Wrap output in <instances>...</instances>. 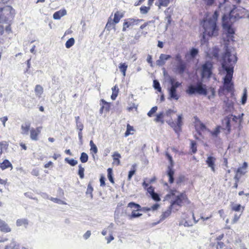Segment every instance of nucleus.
Segmentation results:
<instances>
[{
    "instance_id": "obj_1",
    "label": "nucleus",
    "mask_w": 249,
    "mask_h": 249,
    "mask_svg": "<svg viewBox=\"0 0 249 249\" xmlns=\"http://www.w3.org/2000/svg\"><path fill=\"white\" fill-rule=\"evenodd\" d=\"M231 49L228 45H225L220 62L221 69L226 73V75L223 77V84L227 92H231L233 89V84L231 82V79L233 74L234 65L238 60L236 53L233 54V60L231 58Z\"/></svg>"
},
{
    "instance_id": "obj_2",
    "label": "nucleus",
    "mask_w": 249,
    "mask_h": 249,
    "mask_svg": "<svg viewBox=\"0 0 249 249\" xmlns=\"http://www.w3.org/2000/svg\"><path fill=\"white\" fill-rule=\"evenodd\" d=\"M172 197L173 198L170 202V205L173 208L176 206L181 207L185 203L189 204L191 203L185 191L180 192L175 188L169 189L168 193L165 196V198L167 200Z\"/></svg>"
},
{
    "instance_id": "obj_3",
    "label": "nucleus",
    "mask_w": 249,
    "mask_h": 249,
    "mask_svg": "<svg viewBox=\"0 0 249 249\" xmlns=\"http://www.w3.org/2000/svg\"><path fill=\"white\" fill-rule=\"evenodd\" d=\"M186 92L189 96L196 94L206 96L209 90L207 86L204 84L192 82L187 86Z\"/></svg>"
},
{
    "instance_id": "obj_4",
    "label": "nucleus",
    "mask_w": 249,
    "mask_h": 249,
    "mask_svg": "<svg viewBox=\"0 0 249 249\" xmlns=\"http://www.w3.org/2000/svg\"><path fill=\"white\" fill-rule=\"evenodd\" d=\"M174 59L177 61V63L173 66V71L175 74L179 75L181 77H183L185 72L188 73L189 71L187 67V63L182 59L180 54H176Z\"/></svg>"
},
{
    "instance_id": "obj_5",
    "label": "nucleus",
    "mask_w": 249,
    "mask_h": 249,
    "mask_svg": "<svg viewBox=\"0 0 249 249\" xmlns=\"http://www.w3.org/2000/svg\"><path fill=\"white\" fill-rule=\"evenodd\" d=\"M14 14L15 10L11 6L0 8V23H8L13 19Z\"/></svg>"
},
{
    "instance_id": "obj_6",
    "label": "nucleus",
    "mask_w": 249,
    "mask_h": 249,
    "mask_svg": "<svg viewBox=\"0 0 249 249\" xmlns=\"http://www.w3.org/2000/svg\"><path fill=\"white\" fill-rule=\"evenodd\" d=\"M213 63L210 60H206L200 67V74L202 79H210L213 75Z\"/></svg>"
},
{
    "instance_id": "obj_7",
    "label": "nucleus",
    "mask_w": 249,
    "mask_h": 249,
    "mask_svg": "<svg viewBox=\"0 0 249 249\" xmlns=\"http://www.w3.org/2000/svg\"><path fill=\"white\" fill-rule=\"evenodd\" d=\"M221 26L223 34L226 36L228 41H234V35L235 31L233 27L232 23L221 19Z\"/></svg>"
},
{
    "instance_id": "obj_8",
    "label": "nucleus",
    "mask_w": 249,
    "mask_h": 249,
    "mask_svg": "<svg viewBox=\"0 0 249 249\" xmlns=\"http://www.w3.org/2000/svg\"><path fill=\"white\" fill-rule=\"evenodd\" d=\"M202 27L209 37L216 36L218 35L219 27L216 23L205 21L202 24Z\"/></svg>"
},
{
    "instance_id": "obj_9",
    "label": "nucleus",
    "mask_w": 249,
    "mask_h": 249,
    "mask_svg": "<svg viewBox=\"0 0 249 249\" xmlns=\"http://www.w3.org/2000/svg\"><path fill=\"white\" fill-rule=\"evenodd\" d=\"M165 156L168 160L169 165L167 166L166 175L168 177V182L170 184H173L175 181L174 175L175 173L174 169V161L172 156L168 153H166Z\"/></svg>"
},
{
    "instance_id": "obj_10",
    "label": "nucleus",
    "mask_w": 249,
    "mask_h": 249,
    "mask_svg": "<svg viewBox=\"0 0 249 249\" xmlns=\"http://www.w3.org/2000/svg\"><path fill=\"white\" fill-rule=\"evenodd\" d=\"M183 116L182 114L178 115V117L176 122L172 121L168 123L170 126L173 128L175 132L178 134V136H179L180 133L182 131V126L183 123Z\"/></svg>"
},
{
    "instance_id": "obj_11",
    "label": "nucleus",
    "mask_w": 249,
    "mask_h": 249,
    "mask_svg": "<svg viewBox=\"0 0 249 249\" xmlns=\"http://www.w3.org/2000/svg\"><path fill=\"white\" fill-rule=\"evenodd\" d=\"M178 88L173 87H169L167 89L168 92V99L170 100H178L180 96L177 93Z\"/></svg>"
},
{
    "instance_id": "obj_12",
    "label": "nucleus",
    "mask_w": 249,
    "mask_h": 249,
    "mask_svg": "<svg viewBox=\"0 0 249 249\" xmlns=\"http://www.w3.org/2000/svg\"><path fill=\"white\" fill-rule=\"evenodd\" d=\"M223 103L225 106L224 111L226 113L232 112L234 110V103L232 101H230L228 97H226Z\"/></svg>"
},
{
    "instance_id": "obj_13",
    "label": "nucleus",
    "mask_w": 249,
    "mask_h": 249,
    "mask_svg": "<svg viewBox=\"0 0 249 249\" xmlns=\"http://www.w3.org/2000/svg\"><path fill=\"white\" fill-rule=\"evenodd\" d=\"M172 58V56L170 54H160L159 59L156 61V64L159 66L164 65L165 62Z\"/></svg>"
},
{
    "instance_id": "obj_14",
    "label": "nucleus",
    "mask_w": 249,
    "mask_h": 249,
    "mask_svg": "<svg viewBox=\"0 0 249 249\" xmlns=\"http://www.w3.org/2000/svg\"><path fill=\"white\" fill-rule=\"evenodd\" d=\"M231 116H226L222 121V124L224 127V129L226 130L228 133L231 132Z\"/></svg>"
},
{
    "instance_id": "obj_15",
    "label": "nucleus",
    "mask_w": 249,
    "mask_h": 249,
    "mask_svg": "<svg viewBox=\"0 0 249 249\" xmlns=\"http://www.w3.org/2000/svg\"><path fill=\"white\" fill-rule=\"evenodd\" d=\"M243 18V17L240 16L239 14L237 13L235 15H232L231 16H222V19L225 20L228 22L233 23L236 20Z\"/></svg>"
},
{
    "instance_id": "obj_16",
    "label": "nucleus",
    "mask_w": 249,
    "mask_h": 249,
    "mask_svg": "<svg viewBox=\"0 0 249 249\" xmlns=\"http://www.w3.org/2000/svg\"><path fill=\"white\" fill-rule=\"evenodd\" d=\"M166 81L170 85V87L178 88L181 86V83L177 81L176 78L173 76H168V78Z\"/></svg>"
},
{
    "instance_id": "obj_17",
    "label": "nucleus",
    "mask_w": 249,
    "mask_h": 249,
    "mask_svg": "<svg viewBox=\"0 0 249 249\" xmlns=\"http://www.w3.org/2000/svg\"><path fill=\"white\" fill-rule=\"evenodd\" d=\"M143 21L142 19L128 18L124 21V26L126 25L127 27H129L130 26L137 25L139 22Z\"/></svg>"
},
{
    "instance_id": "obj_18",
    "label": "nucleus",
    "mask_w": 249,
    "mask_h": 249,
    "mask_svg": "<svg viewBox=\"0 0 249 249\" xmlns=\"http://www.w3.org/2000/svg\"><path fill=\"white\" fill-rule=\"evenodd\" d=\"M216 159L212 156H209L206 160V164L208 166L211 168V170L213 172H215V162Z\"/></svg>"
},
{
    "instance_id": "obj_19",
    "label": "nucleus",
    "mask_w": 249,
    "mask_h": 249,
    "mask_svg": "<svg viewBox=\"0 0 249 249\" xmlns=\"http://www.w3.org/2000/svg\"><path fill=\"white\" fill-rule=\"evenodd\" d=\"M0 230L1 231L7 233L11 231V228L3 220L0 219Z\"/></svg>"
},
{
    "instance_id": "obj_20",
    "label": "nucleus",
    "mask_w": 249,
    "mask_h": 249,
    "mask_svg": "<svg viewBox=\"0 0 249 249\" xmlns=\"http://www.w3.org/2000/svg\"><path fill=\"white\" fill-rule=\"evenodd\" d=\"M67 14V11L65 9H61L59 11H56L53 14V18L54 19L58 20L61 18V17L66 15Z\"/></svg>"
},
{
    "instance_id": "obj_21",
    "label": "nucleus",
    "mask_w": 249,
    "mask_h": 249,
    "mask_svg": "<svg viewBox=\"0 0 249 249\" xmlns=\"http://www.w3.org/2000/svg\"><path fill=\"white\" fill-rule=\"evenodd\" d=\"M219 16V12L218 10H215L212 15V16L208 18L205 21H208L209 22H213L217 24V20Z\"/></svg>"
},
{
    "instance_id": "obj_22",
    "label": "nucleus",
    "mask_w": 249,
    "mask_h": 249,
    "mask_svg": "<svg viewBox=\"0 0 249 249\" xmlns=\"http://www.w3.org/2000/svg\"><path fill=\"white\" fill-rule=\"evenodd\" d=\"M231 207L232 211L242 213L245 209V207H242L240 204H234L233 202H231Z\"/></svg>"
},
{
    "instance_id": "obj_23",
    "label": "nucleus",
    "mask_w": 249,
    "mask_h": 249,
    "mask_svg": "<svg viewBox=\"0 0 249 249\" xmlns=\"http://www.w3.org/2000/svg\"><path fill=\"white\" fill-rule=\"evenodd\" d=\"M40 133V130L38 128L36 130L34 128H32L30 130V138L33 141L38 140V135Z\"/></svg>"
},
{
    "instance_id": "obj_24",
    "label": "nucleus",
    "mask_w": 249,
    "mask_h": 249,
    "mask_svg": "<svg viewBox=\"0 0 249 249\" xmlns=\"http://www.w3.org/2000/svg\"><path fill=\"white\" fill-rule=\"evenodd\" d=\"M173 208L170 205H169L168 207V209L165 212H163L161 215L160 216V221H162L164 220L165 218L168 217L170 215V214L172 213V211L173 210Z\"/></svg>"
},
{
    "instance_id": "obj_25",
    "label": "nucleus",
    "mask_w": 249,
    "mask_h": 249,
    "mask_svg": "<svg viewBox=\"0 0 249 249\" xmlns=\"http://www.w3.org/2000/svg\"><path fill=\"white\" fill-rule=\"evenodd\" d=\"M8 168H13V165L8 160L5 159L2 162L0 163V168L2 170H5Z\"/></svg>"
},
{
    "instance_id": "obj_26",
    "label": "nucleus",
    "mask_w": 249,
    "mask_h": 249,
    "mask_svg": "<svg viewBox=\"0 0 249 249\" xmlns=\"http://www.w3.org/2000/svg\"><path fill=\"white\" fill-rule=\"evenodd\" d=\"M31 124L29 122H26L24 124H22L21 126L22 130L21 134L23 135H28L29 131L30 129Z\"/></svg>"
},
{
    "instance_id": "obj_27",
    "label": "nucleus",
    "mask_w": 249,
    "mask_h": 249,
    "mask_svg": "<svg viewBox=\"0 0 249 249\" xmlns=\"http://www.w3.org/2000/svg\"><path fill=\"white\" fill-rule=\"evenodd\" d=\"M199 50L197 48L193 47L192 48L188 53V55L190 59H194L198 55Z\"/></svg>"
},
{
    "instance_id": "obj_28",
    "label": "nucleus",
    "mask_w": 249,
    "mask_h": 249,
    "mask_svg": "<svg viewBox=\"0 0 249 249\" xmlns=\"http://www.w3.org/2000/svg\"><path fill=\"white\" fill-rule=\"evenodd\" d=\"M170 0H158L155 2V5L158 6L159 9L161 7H167L169 4Z\"/></svg>"
},
{
    "instance_id": "obj_29",
    "label": "nucleus",
    "mask_w": 249,
    "mask_h": 249,
    "mask_svg": "<svg viewBox=\"0 0 249 249\" xmlns=\"http://www.w3.org/2000/svg\"><path fill=\"white\" fill-rule=\"evenodd\" d=\"M164 112L161 111L156 114L154 121L157 123H161V124H164Z\"/></svg>"
},
{
    "instance_id": "obj_30",
    "label": "nucleus",
    "mask_w": 249,
    "mask_h": 249,
    "mask_svg": "<svg viewBox=\"0 0 249 249\" xmlns=\"http://www.w3.org/2000/svg\"><path fill=\"white\" fill-rule=\"evenodd\" d=\"M123 13L119 11H117L116 12H115L113 19V23L115 24L118 23L119 22L121 18L123 17Z\"/></svg>"
},
{
    "instance_id": "obj_31",
    "label": "nucleus",
    "mask_w": 249,
    "mask_h": 249,
    "mask_svg": "<svg viewBox=\"0 0 249 249\" xmlns=\"http://www.w3.org/2000/svg\"><path fill=\"white\" fill-rule=\"evenodd\" d=\"M136 164H134L132 165L131 169L129 171L127 176V180L128 181L131 180L132 177L135 174L136 172Z\"/></svg>"
},
{
    "instance_id": "obj_32",
    "label": "nucleus",
    "mask_w": 249,
    "mask_h": 249,
    "mask_svg": "<svg viewBox=\"0 0 249 249\" xmlns=\"http://www.w3.org/2000/svg\"><path fill=\"white\" fill-rule=\"evenodd\" d=\"M219 53V49H218V47L215 46L213 48L211 54L212 55L213 57L216 59L217 60H219V59L220 58Z\"/></svg>"
},
{
    "instance_id": "obj_33",
    "label": "nucleus",
    "mask_w": 249,
    "mask_h": 249,
    "mask_svg": "<svg viewBox=\"0 0 249 249\" xmlns=\"http://www.w3.org/2000/svg\"><path fill=\"white\" fill-rule=\"evenodd\" d=\"M100 105L102 106L105 110L106 112H108L110 108V104L109 103L107 102L104 99H102L100 101Z\"/></svg>"
},
{
    "instance_id": "obj_34",
    "label": "nucleus",
    "mask_w": 249,
    "mask_h": 249,
    "mask_svg": "<svg viewBox=\"0 0 249 249\" xmlns=\"http://www.w3.org/2000/svg\"><path fill=\"white\" fill-rule=\"evenodd\" d=\"M119 69L122 73L124 76L126 75V71L127 68V65L125 63H121L119 65Z\"/></svg>"
},
{
    "instance_id": "obj_35",
    "label": "nucleus",
    "mask_w": 249,
    "mask_h": 249,
    "mask_svg": "<svg viewBox=\"0 0 249 249\" xmlns=\"http://www.w3.org/2000/svg\"><path fill=\"white\" fill-rule=\"evenodd\" d=\"M153 87L155 89L157 90L158 92L161 93L162 89L160 84L157 79H154L153 82Z\"/></svg>"
},
{
    "instance_id": "obj_36",
    "label": "nucleus",
    "mask_w": 249,
    "mask_h": 249,
    "mask_svg": "<svg viewBox=\"0 0 249 249\" xmlns=\"http://www.w3.org/2000/svg\"><path fill=\"white\" fill-rule=\"evenodd\" d=\"M190 150L192 154H195L197 152V143L195 141L190 140Z\"/></svg>"
},
{
    "instance_id": "obj_37",
    "label": "nucleus",
    "mask_w": 249,
    "mask_h": 249,
    "mask_svg": "<svg viewBox=\"0 0 249 249\" xmlns=\"http://www.w3.org/2000/svg\"><path fill=\"white\" fill-rule=\"evenodd\" d=\"M248 98V92L246 88L243 90V92L241 97V103L242 105H244L247 101Z\"/></svg>"
},
{
    "instance_id": "obj_38",
    "label": "nucleus",
    "mask_w": 249,
    "mask_h": 249,
    "mask_svg": "<svg viewBox=\"0 0 249 249\" xmlns=\"http://www.w3.org/2000/svg\"><path fill=\"white\" fill-rule=\"evenodd\" d=\"M107 178L109 181L113 184L114 183V179L113 177V170L111 168H108L107 170Z\"/></svg>"
},
{
    "instance_id": "obj_39",
    "label": "nucleus",
    "mask_w": 249,
    "mask_h": 249,
    "mask_svg": "<svg viewBox=\"0 0 249 249\" xmlns=\"http://www.w3.org/2000/svg\"><path fill=\"white\" fill-rule=\"evenodd\" d=\"M93 191V188L91 185V182H89L88 185L87 191L86 192V195H89L91 199L93 198L92 192Z\"/></svg>"
},
{
    "instance_id": "obj_40",
    "label": "nucleus",
    "mask_w": 249,
    "mask_h": 249,
    "mask_svg": "<svg viewBox=\"0 0 249 249\" xmlns=\"http://www.w3.org/2000/svg\"><path fill=\"white\" fill-rule=\"evenodd\" d=\"M221 126L219 125L217 126L213 131H211L212 136L213 137H218L220 133Z\"/></svg>"
},
{
    "instance_id": "obj_41",
    "label": "nucleus",
    "mask_w": 249,
    "mask_h": 249,
    "mask_svg": "<svg viewBox=\"0 0 249 249\" xmlns=\"http://www.w3.org/2000/svg\"><path fill=\"white\" fill-rule=\"evenodd\" d=\"M79 160L82 163H86L89 160V156L86 153L83 152L81 153Z\"/></svg>"
},
{
    "instance_id": "obj_42",
    "label": "nucleus",
    "mask_w": 249,
    "mask_h": 249,
    "mask_svg": "<svg viewBox=\"0 0 249 249\" xmlns=\"http://www.w3.org/2000/svg\"><path fill=\"white\" fill-rule=\"evenodd\" d=\"M110 19H111L110 18L108 19L105 27V29L108 31H111L112 29H115L114 24H115L114 23L113 21L111 22V20H109Z\"/></svg>"
},
{
    "instance_id": "obj_43",
    "label": "nucleus",
    "mask_w": 249,
    "mask_h": 249,
    "mask_svg": "<svg viewBox=\"0 0 249 249\" xmlns=\"http://www.w3.org/2000/svg\"><path fill=\"white\" fill-rule=\"evenodd\" d=\"M113 160L114 161L117 162V165H119L120 164V159L121 158V155L118 152H115L112 155Z\"/></svg>"
},
{
    "instance_id": "obj_44",
    "label": "nucleus",
    "mask_w": 249,
    "mask_h": 249,
    "mask_svg": "<svg viewBox=\"0 0 249 249\" xmlns=\"http://www.w3.org/2000/svg\"><path fill=\"white\" fill-rule=\"evenodd\" d=\"M64 160L67 163L69 164L71 166H74L78 163L77 160H74V159H70L69 158H66Z\"/></svg>"
},
{
    "instance_id": "obj_45",
    "label": "nucleus",
    "mask_w": 249,
    "mask_h": 249,
    "mask_svg": "<svg viewBox=\"0 0 249 249\" xmlns=\"http://www.w3.org/2000/svg\"><path fill=\"white\" fill-rule=\"evenodd\" d=\"M128 207L131 208H134L135 209V211H139L140 208H141V205L135 202H130L127 205Z\"/></svg>"
},
{
    "instance_id": "obj_46",
    "label": "nucleus",
    "mask_w": 249,
    "mask_h": 249,
    "mask_svg": "<svg viewBox=\"0 0 249 249\" xmlns=\"http://www.w3.org/2000/svg\"><path fill=\"white\" fill-rule=\"evenodd\" d=\"M89 145L90 146V152L92 154H96L98 152V148L92 140H91L89 142Z\"/></svg>"
},
{
    "instance_id": "obj_47",
    "label": "nucleus",
    "mask_w": 249,
    "mask_h": 249,
    "mask_svg": "<svg viewBox=\"0 0 249 249\" xmlns=\"http://www.w3.org/2000/svg\"><path fill=\"white\" fill-rule=\"evenodd\" d=\"M75 43V40L74 38L71 37L67 40L65 43V47L67 49L71 48Z\"/></svg>"
},
{
    "instance_id": "obj_48",
    "label": "nucleus",
    "mask_w": 249,
    "mask_h": 249,
    "mask_svg": "<svg viewBox=\"0 0 249 249\" xmlns=\"http://www.w3.org/2000/svg\"><path fill=\"white\" fill-rule=\"evenodd\" d=\"M84 168L82 167V165L81 164H79L78 165V170L77 174L81 179H83L84 178Z\"/></svg>"
},
{
    "instance_id": "obj_49",
    "label": "nucleus",
    "mask_w": 249,
    "mask_h": 249,
    "mask_svg": "<svg viewBox=\"0 0 249 249\" xmlns=\"http://www.w3.org/2000/svg\"><path fill=\"white\" fill-rule=\"evenodd\" d=\"M75 119L77 129H83L84 125L83 124V123L79 121V119H80L79 116H76L75 117Z\"/></svg>"
},
{
    "instance_id": "obj_50",
    "label": "nucleus",
    "mask_w": 249,
    "mask_h": 249,
    "mask_svg": "<svg viewBox=\"0 0 249 249\" xmlns=\"http://www.w3.org/2000/svg\"><path fill=\"white\" fill-rule=\"evenodd\" d=\"M28 220L27 219H18L16 221L17 226H21L22 225H28Z\"/></svg>"
},
{
    "instance_id": "obj_51",
    "label": "nucleus",
    "mask_w": 249,
    "mask_h": 249,
    "mask_svg": "<svg viewBox=\"0 0 249 249\" xmlns=\"http://www.w3.org/2000/svg\"><path fill=\"white\" fill-rule=\"evenodd\" d=\"M137 211H132L131 214L129 215V219H132L136 218H138L142 215V213H136Z\"/></svg>"
},
{
    "instance_id": "obj_52",
    "label": "nucleus",
    "mask_w": 249,
    "mask_h": 249,
    "mask_svg": "<svg viewBox=\"0 0 249 249\" xmlns=\"http://www.w3.org/2000/svg\"><path fill=\"white\" fill-rule=\"evenodd\" d=\"M237 9V6L236 5H233L232 8L230 10L228 13L224 14L222 16H231L234 13H236L235 10Z\"/></svg>"
},
{
    "instance_id": "obj_53",
    "label": "nucleus",
    "mask_w": 249,
    "mask_h": 249,
    "mask_svg": "<svg viewBox=\"0 0 249 249\" xmlns=\"http://www.w3.org/2000/svg\"><path fill=\"white\" fill-rule=\"evenodd\" d=\"M196 130L197 131L198 135H201L200 131H204L206 130V125L202 123H200L198 126L196 128Z\"/></svg>"
},
{
    "instance_id": "obj_54",
    "label": "nucleus",
    "mask_w": 249,
    "mask_h": 249,
    "mask_svg": "<svg viewBox=\"0 0 249 249\" xmlns=\"http://www.w3.org/2000/svg\"><path fill=\"white\" fill-rule=\"evenodd\" d=\"M207 34L204 31L202 34L200 39L201 44L202 45L205 44L208 42V38H207Z\"/></svg>"
},
{
    "instance_id": "obj_55",
    "label": "nucleus",
    "mask_w": 249,
    "mask_h": 249,
    "mask_svg": "<svg viewBox=\"0 0 249 249\" xmlns=\"http://www.w3.org/2000/svg\"><path fill=\"white\" fill-rule=\"evenodd\" d=\"M151 198L156 202H159L160 201L161 198L160 195L156 192L150 196Z\"/></svg>"
},
{
    "instance_id": "obj_56",
    "label": "nucleus",
    "mask_w": 249,
    "mask_h": 249,
    "mask_svg": "<svg viewBox=\"0 0 249 249\" xmlns=\"http://www.w3.org/2000/svg\"><path fill=\"white\" fill-rule=\"evenodd\" d=\"M150 9V7L149 6H142L140 8V13L142 14H146L148 12Z\"/></svg>"
},
{
    "instance_id": "obj_57",
    "label": "nucleus",
    "mask_w": 249,
    "mask_h": 249,
    "mask_svg": "<svg viewBox=\"0 0 249 249\" xmlns=\"http://www.w3.org/2000/svg\"><path fill=\"white\" fill-rule=\"evenodd\" d=\"M157 109L158 107L157 106L152 107L151 109L147 113V116L149 117H152L154 115V114L156 112Z\"/></svg>"
},
{
    "instance_id": "obj_58",
    "label": "nucleus",
    "mask_w": 249,
    "mask_h": 249,
    "mask_svg": "<svg viewBox=\"0 0 249 249\" xmlns=\"http://www.w3.org/2000/svg\"><path fill=\"white\" fill-rule=\"evenodd\" d=\"M185 180V177L184 175H181L178 176L176 180V183L178 185H180V184Z\"/></svg>"
},
{
    "instance_id": "obj_59",
    "label": "nucleus",
    "mask_w": 249,
    "mask_h": 249,
    "mask_svg": "<svg viewBox=\"0 0 249 249\" xmlns=\"http://www.w3.org/2000/svg\"><path fill=\"white\" fill-rule=\"evenodd\" d=\"M244 116V113H242L241 114L239 115L238 116H237L238 119V128H239V129H240L241 127H242L241 124L243 121Z\"/></svg>"
},
{
    "instance_id": "obj_60",
    "label": "nucleus",
    "mask_w": 249,
    "mask_h": 249,
    "mask_svg": "<svg viewBox=\"0 0 249 249\" xmlns=\"http://www.w3.org/2000/svg\"><path fill=\"white\" fill-rule=\"evenodd\" d=\"M8 147V143L6 141H1L0 142V149L3 150L5 149L6 150Z\"/></svg>"
},
{
    "instance_id": "obj_61",
    "label": "nucleus",
    "mask_w": 249,
    "mask_h": 249,
    "mask_svg": "<svg viewBox=\"0 0 249 249\" xmlns=\"http://www.w3.org/2000/svg\"><path fill=\"white\" fill-rule=\"evenodd\" d=\"M9 246L11 247L12 249H19V245L17 244L16 242L13 240Z\"/></svg>"
},
{
    "instance_id": "obj_62",
    "label": "nucleus",
    "mask_w": 249,
    "mask_h": 249,
    "mask_svg": "<svg viewBox=\"0 0 249 249\" xmlns=\"http://www.w3.org/2000/svg\"><path fill=\"white\" fill-rule=\"evenodd\" d=\"M51 200L53 201L55 203L60 204H65L66 203H65L62 200L57 198H54V197H51Z\"/></svg>"
},
{
    "instance_id": "obj_63",
    "label": "nucleus",
    "mask_w": 249,
    "mask_h": 249,
    "mask_svg": "<svg viewBox=\"0 0 249 249\" xmlns=\"http://www.w3.org/2000/svg\"><path fill=\"white\" fill-rule=\"evenodd\" d=\"M244 170V169L241 168L240 167H239L237 169H235V172L240 176L244 175L246 173V172Z\"/></svg>"
},
{
    "instance_id": "obj_64",
    "label": "nucleus",
    "mask_w": 249,
    "mask_h": 249,
    "mask_svg": "<svg viewBox=\"0 0 249 249\" xmlns=\"http://www.w3.org/2000/svg\"><path fill=\"white\" fill-rule=\"evenodd\" d=\"M146 190L147 191V192L150 195V196L155 192V188L152 186H149V187L147 188Z\"/></svg>"
}]
</instances>
